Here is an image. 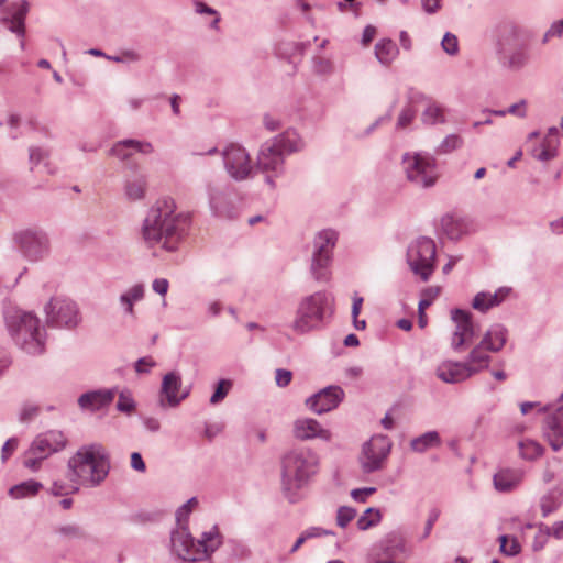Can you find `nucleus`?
<instances>
[{"mask_svg": "<svg viewBox=\"0 0 563 563\" xmlns=\"http://www.w3.org/2000/svg\"><path fill=\"white\" fill-rule=\"evenodd\" d=\"M487 352L489 351L486 350V344H483V341L481 340L479 343L473 346L464 363H466L470 367L476 369L477 374L481 371L486 369L488 367L490 356L488 355Z\"/></svg>", "mask_w": 563, "mask_h": 563, "instance_id": "32", "label": "nucleus"}, {"mask_svg": "<svg viewBox=\"0 0 563 563\" xmlns=\"http://www.w3.org/2000/svg\"><path fill=\"white\" fill-rule=\"evenodd\" d=\"M38 412H40L38 406H36L34 404L26 402L22 406V408L20 410L19 421L21 423H27L31 420H33L38 415Z\"/></svg>", "mask_w": 563, "mask_h": 563, "instance_id": "50", "label": "nucleus"}, {"mask_svg": "<svg viewBox=\"0 0 563 563\" xmlns=\"http://www.w3.org/2000/svg\"><path fill=\"white\" fill-rule=\"evenodd\" d=\"M168 287L169 283L165 278H156L152 284L153 290L161 296H165L167 294Z\"/></svg>", "mask_w": 563, "mask_h": 563, "instance_id": "63", "label": "nucleus"}, {"mask_svg": "<svg viewBox=\"0 0 563 563\" xmlns=\"http://www.w3.org/2000/svg\"><path fill=\"white\" fill-rule=\"evenodd\" d=\"M147 179L145 175H137L124 181V196L129 201H139L145 197Z\"/></svg>", "mask_w": 563, "mask_h": 563, "instance_id": "33", "label": "nucleus"}, {"mask_svg": "<svg viewBox=\"0 0 563 563\" xmlns=\"http://www.w3.org/2000/svg\"><path fill=\"white\" fill-rule=\"evenodd\" d=\"M133 152L151 154L153 152V146L150 142L126 139L117 142L110 148L109 155L115 156L121 161H128L132 156Z\"/></svg>", "mask_w": 563, "mask_h": 563, "instance_id": "24", "label": "nucleus"}, {"mask_svg": "<svg viewBox=\"0 0 563 563\" xmlns=\"http://www.w3.org/2000/svg\"><path fill=\"white\" fill-rule=\"evenodd\" d=\"M407 263L412 273L428 282L435 269L437 246L428 236H419L407 249Z\"/></svg>", "mask_w": 563, "mask_h": 563, "instance_id": "6", "label": "nucleus"}, {"mask_svg": "<svg viewBox=\"0 0 563 563\" xmlns=\"http://www.w3.org/2000/svg\"><path fill=\"white\" fill-rule=\"evenodd\" d=\"M344 398V390L336 385L328 386L306 400L307 407L317 415L335 409Z\"/></svg>", "mask_w": 563, "mask_h": 563, "instance_id": "14", "label": "nucleus"}, {"mask_svg": "<svg viewBox=\"0 0 563 563\" xmlns=\"http://www.w3.org/2000/svg\"><path fill=\"white\" fill-rule=\"evenodd\" d=\"M115 395L114 389H101V390H92L82 394L78 398V405L81 409H87L90 411H96L109 406Z\"/></svg>", "mask_w": 563, "mask_h": 563, "instance_id": "25", "label": "nucleus"}, {"mask_svg": "<svg viewBox=\"0 0 563 563\" xmlns=\"http://www.w3.org/2000/svg\"><path fill=\"white\" fill-rule=\"evenodd\" d=\"M56 533L67 541H81L88 539V532L78 523H67L58 527Z\"/></svg>", "mask_w": 563, "mask_h": 563, "instance_id": "40", "label": "nucleus"}, {"mask_svg": "<svg viewBox=\"0 0 563 563\" xmlns=\"http://www.w3.org/2000/svg\"><path fill=\"white\" fill-rule=\"evenodd\" d=\"M543 434L553 451H559L563 448V406L545 418Z\"/></svg>", "mask_w": 563, "mask_h": 563, "instance_id": "21", "label": "nucleus"}, {"mask_svg": "<svg viewBox=\"0 0 563 563\" xmlns=\"http://www.w3.org/2000/svg\"><path fill=\"white\" fill-rule=\"evenodd\" d=\"M421 121L427 125H434L438 123H445L444 109L434 100H428L426 109L421 113Z\"/></svg>", "mask_w": 563, "mask_h": 563, "instance_id": "36", "label": "nucleus"}, {"mask_svg": "<svg viewBox=\"0 0 563 563\" xmlns=\"http://www.w3.org/2000/svg\"><path fill=\"white\" fill-rule=\"evenodd\" d=\"M131 467L141 473H144L146 471V465L143 461L142 455L139 452H133L131 454Z\"/></svg>", "mask_w": 563, "mask_h": 563, "instance_id": "64", "label": "nucleus"}, {"mask_svg": "<svg viewBox=\"0 0 563 563\" xmlns=\"http://www.w3.org/2000/svg\"><path fill=\"white\" fill-rule=\"evenodd\" d=\"M507 329L499 323L493 324L483 335V344L489 352H499L507 341Z\"/></svg>", "mask_w": 563, "mask_h": 563, "instance_id": "27", "label": "nucleus"}, {"mask_svg": "<svg viewBox=\"0 0 563 563\" xmlns=\"http://www.w3.org/2000/svg\"><path fill=\"white\" fill-rule=\"evenodd\" d=\"M332 299L327 291H316L302 297L297 306L291 329L297 334L320 330L331 313Z\"/></svg>", "mask_w": 563, "mask_h": 563, "instance_id": "5", "label": "nucleus"}, {"mask_svg": "<svg viewBox=\"0 0 563 563\" xmlns=\"http://www.w3.org/2000/svg\"><path fill=\"white\" fill-rule=\"evenodd\" d=\"M398 47L390 38H383L375 45V55L379 63L389 65L398 55Z\"/></svg>", "mask_w": 563, "mask_h": 563, "instance_id": "35", "label": "nucleus"}, {"mask_svg": "<svg viewBox=\"0 0 563 563\" xmlns=\"http://www.w3.org/2000/svg\"><path fill=\"white\" fill-rule=\"evenodd\" d=\"M391 449L389 439L385 435L371 438L363 444L360 455L362 471L366 474L377 472L383 468Z\"/></svg>", "mask_w": 563, "mask_h": 563, "instance_id": "12", "label": "nucleus"}, {"mask_svg": "<svg viewBox=\"0 0 563 563\" xmlns=\"http://www.w3.org/2000/svg\"><path fill=\"white\" fill-rule=\"evenodd\" d=\"M437 376L446 384H459L476 375V369L464 362L444 361L437 367Z\"/></svg>", "mask_w": 563, "mask_h": 563, "instance_id": "19", "label": "nucleus"}, {"mask_svg": "<svg viewBox=\"0 0 563 563\" xmlns=\"http://www.w3.org/2000/svg\"><path fill=\"white\" fill-rule=\"evenodd\" d=\"M220 544L221 540L217 527H213L210 531L203 532L201 539L196 541V550L199 561L214 552Z\"/></svg>", "mask_w": 563, "mask_h": 563, "instance_id": "29", "label": "nucleus"}, {"mask_svg": "<svg viewBox=\"0 0 563 563\" xmlns=\"http://www.w3.org/2000/svg\"><path fill=\"white\" fill-rule=\"evenodd\" d=\"M19 444L18 438H10L5 441L1 449V460L4 463L16 450Z\"/></svg>", "mask_w": 563, "mask_h": 563, "instance_id": "59", "label": "nucleus"}, {"mask_svg": "<svg viewBox=\"0 0 563 563\" xmlns=\"http://www.w3.org/2000/svg\"><path fill=\"white\" fill-rule=\"evenodd\" d=\"M556 154H558V152H556L555 144H551L550 139L545 137L542 143L541 151L539 153H536L534 157L538 161L548 162V161L553 159L556 156Z\"/></svg>", "mask_w": 563, "mask_h": 563, "instance_id": "47", "label": "nucleus"}, {"mask_svg": "<svg viewBox=\"0 0 563 563\" xmlns=\"http://www.w3.org/2000/svg\"><path fill=\"white\" fill-rule=\"evenodd\" d=\"M294 434L297 439L306 441L319 438L324 441H330L331 432L323 429L321 424L312 418L297 419L294 423Z\"/></svg>", "mask_w": 563, "mask_h": 563, "instance_id": "22", "label": "nucleus"}, {"mask_svg": "<svg viewBox=\"0 0 563 563\" xmlns=\"http://www.w3.org/2000/svg\"><path fill=\"white\" fill-rule=\"evenodd\" d=\"M510 290L511 289L508 287H500L494 294L487 292V300H488L489 308L499 306L506 299V297L509 295Z\"/></svg>", "mask_w": 563, "mask_h": 563, "instance_id": "54", "label": "nucleus"}, {"mask_svg": "<svg viewBox=\"0 0 563 563\" xmlns=\"http://www.w3.org/2000/svg\"><path fill=\"white\" fill-rule=\"evenodd\" d=\"M231 386H232V383L230 380H227V379L219 380L212 396L210 397V404L217 405V404L221 402L228 395Z\"/></svg>", "mask_w": 563, "mask_h": 563, "instance_id": "49", "label": "nucleus"}, {"mask_svg": "<svg viewBox=\"0 0 563 563\" xmlns=\"http://www.w3.org/2000/svg\"><path fill=\"white\" fill-rule=\"evenodd\" d=\"M329 534H333V532L321 527H310L302 532V536L306 538V541L309 539L320 538Z\"/></svg>", "mask_w": 563, "mask_h": 563, "instance_id": "62", "label": "nucleus"}, {"mask_svg": "<svg viewBox=\"0 0 563 563\" xmlns=\"http://www.w3.org/2000/svg\"><path fill=\"white\" fill-rule=\"evenodd\" d=\"M156 365L155 361L150 356L139 358L134 364V369L137 374L150 373Z\"/></svg>", "mask_w": 563, "mask_h": 563, "instance_id": "55", "label": "nucleus"}, {"mask_svg": "<svg viewBox=\"0 0 563 563\" xmlns=\"http://www.w3.org/2000/svg\"><path fill=\"white\" fill-rule=\"evenodd\" d=\"M192 4H194L195 12L197 14L212 15L213 20L210 23V27L213 29V30H218V24H219V22L221 20L219 12L216 9L209 7L207 3H205V2H202L200 0H195L192 2Z\"/></svg>", "mask_w": 563, "mask_h": 563, "instance_id": "44", "label": "nucleus"}, {"mask_svg": "<svg viewBox=\"0 0 563 563\" xmlns=\"http://www.w3.org/2000/svg\"><path fill=\"white\" fill-rule=\"evenodd\" d=\"M402 166L407 179L416 186L428 188L437 181L435 159L432 156L406 153L402 156Z\"/></svg>", "mask_w": 563, "mask_h": 563, "instance_id": "7", "label": "nucleus"}, {"mask_svg": "<svg viewBox=\"0 0 563 563\" xmlns=\"http://www.w3.org/2000/svg\"><path fill=\"white\" fill-rule=\"evenodd\" d=\"M189 225V216L175 213L174 201L163 199L148 210L143 222L142 235L147 246L161 245L164 250L173 252L177 250Z\"/></svg>", "mask_w": 563, "mask_h": 563, "instance_id": "1", "label": "nucleus"}, {"mask_svg": "<svg viewBox=\"0 0 563 563\" xmlns=\"http://www.w3.org/2000/svg\"><path fill=\"white\" fill-rule=\"evenodd\" d=\"M522 477L520 470L501 468L493 477L494 487L499 493H509L518 487Z\"/></svg>", "mask_w": 563, "mask_h": 563, "instance_id": "26", "label": "nucleus"}, {"mask_svg": "<svg viewBox=\"0 0 563 563\" xmlns=\"http://www.w3.org/2000/svg\"><path fill=\"white\" fill-rule=\"evenodd\" d=\"M441 46L446 54L451 56L456 55L459 52L457 37L450 32L445 33Z\"/></svg>", "mask_w": 563, "mask_h": 563, "instance_id": "52", "label": "nucleus"}, {"mask_svg": "<svg viewBox=\"0 0 563 563\" xmlns=\"http://www.w3.org/2000/svg\"><path fill=\"white\" fill-rule=\"evenodd\" d=\"M278 150L285 153L299 152L305 147V143L295 130H287L272 140Z\"/></svg>", "mask_w": 563, "mask_h": 563, "instance_id": "28", "label": "nucleus"}, {"mask_svg": "<svg viewBox=\"0 0 563 563\" xmlns=\"http://www.w3.org/2000/svg\"><path fill=\"white\" fill-rule=\"evenodd\" d=\"M472 307L481 312L488 311L490 308L488 306L487 292L481 291L476 294L473 299Z\"/></svg>", "mask_w": 563, "mask_h": 563, "instance_id": "58", "label": "nucleus"}, {"mask_svg": "<svg viewBox=\"0 0 563 563\" xmlns=\"http://www.w3.org/2000/svg\"><path fill=\"white\" fill-rule=\"evenodd\" d=\"M520 456L528 461H533L542 455L543 448L533 440H522L518 443Z\"/></svg>", "mask_w": 563, "mask_h": 563, "instance_id": "41", "label": "nucleus"}, {"mask_svg": "<svg viewBox=\"0 0 563 563\" xmlns=\"http://www.w3.org/2000/svg\"><path fill=\"white\" fill-rule=\"evenodd\" d=\"M292 378V373L288 369L278 368L276 369L275 380L278 387H287Z\"/></svg>", "mask_w": 563, "mask_h": 563, "instance_id": "60", "label": "nucleus"}, {"mask_svg": "<svg viewBox=\"0 0 563 563\" xmlns=\"http://www.w3.org/2000/svg\"><path fill=\"white\" fill-rule=\"evenodd\" d=\"M338 235L333 230H322L316 234L312 242L311 273L316 280H325L327 269L332 261L333 249Z\"/></svg>", "mask_w": 563, "mask_h": 563, "instance_id": "8", "label": "nucleus"}, {"mask_svg": "<svg viewBox=\"0 0 563 563\" xmlns=\"http://www.w3.org/2000/svg\"><path fill=\"white\" fill-rule=\"evenodd\" d=\"M451 319L455 323V330L451 336V347L455 353H462L472 345L478 333V325L473 321L472 313L462 309H453Z\"/></svg>", "mask_w": 563, "mask_h": 563, "instance_id": "11", "label": "nucleus"}, {"mask_svg": "<svg viewBox=\"0 0 563 563\" xmlns=\"http://www.w3.org/2000/svg\"><path fill=\"white\" fill-rule=\"evenodd\" d=\"M47 155L48 154L44 148L37 147V146H31L29 150L30 164L33 167L34 165H37L42 161H44L47 157Z\"/></svg>", "mask_w": 563, "mask_h": 563, "instance_id": "57", "label": "nucleus"}, {"mask_svg": "<svg viewBox=\"0 0 563 563\" xmlns=\"http://www.w3.org/2000/svg\"><path fill=\"white\" fill-rule=\"evenodd\" d=\"M69 479L71 484L54 482L51 493L54 496H66L79 490L77 481L84 485L96 487L100 485L109 474L110 462L107 450L98 443L81 446L68 461Z\"/></svg>", "mask_w": 563, "mask_h": 563, "instance_id": "2", "label": "nucleus"}, {"mask_svg": "<svg viewBox=\"0 0 563 563\" xmlns=\"http://www.w3.org/2000/svg\"><path fill=\"white\" fill-rule=\"evenodd\" d=\"M4 320L14 343L30 355H40L45 351L46 331L41 327L40 319L16 308L4 312Z\"/></svg>", "mask_w": 563, "mask_h": 563, "instance_id": "4", "label": "nucleus"}, {"mask_svg": "<svg viewBox=\"0 0 563 563\" xmlns=\"http://www.w3.org/2000/svg\"><path fill=\"white\" fill-rule=\"evenodd\" d=\"M415 117H416V112L411 108L402 109V111L400 112V114L397 119V124H396L397 129H404V128L408 126L412 122Z\"/></svg>", "mask_w": 563, "mask_h": 563, "instance_id": "56", "label": "nucleus"}, {"mask_svg": "<svg viewBox=\"0 0 563 563\" xmlns=\"http://www.w3.org/2000/svg\"><path fill=\"white\" fill-rule=\"evenodd\" d=\"M224 167L235 180H244L252 172L250 155L242 146L229 144L222 151Z\"/></svg>", "mask_w": 563, "mask_h": 563, "instance_id": "13", "label": "nucleus"}, {"mask_svg": "<svg viewBox=\"0 0 563 563\" xmlns=\"http://www.w3.org/2000/svg\"><path fill=\"white\" fill-rule=\"evenodd\" d=\"M382 519V514L376 508H367L364 514L357 519L356 526L360 530L364 531L376 526Z\"/></svg>", "mask_w": 563, "mask_h": 563, "instance_id": "42", "label": "nucleus"}, {"mask_svg": "<svg viewBox=\"0 0 563 563\" xmlns=\"http://www.w3.org/2000/svg\"><path fill=\"white\" fill-rule=\"evenodd\" d=\"M144 297V286L136 284L120 296V303L123 306L125 313L134 314V302L142 300Z\"/></svg>", "mask_w": 563, "mask_h": 563, "instance_id": "37", "label": "nucleus"}, {"mask_svg": "<svg viewBox=\"0 0 563 563\" xmlns=\"http://www.w3.org/2000/svg\"><path fill=\"white\" fill-rule=\"evenodd\" d=\"M14 242L22 256L30 262H37L48 254V238L41 230L26 229L16 232Z\"/></svg>", "mask_w": 563, "mask_h": 563, "instance_id": "10", "label": "nucleus"}, {"mask_svg": "<svg viewBox=\"0 0 563 563\" xmlns=\"http://www.w3.org/2000/svg\"><path fill=\"white\" fill-rule=\"evenodd\" d=\"M27 12L29 2L26 0L14 2L3 11L0 18V24L18 36L23 37L25 34V18Z\"/></svg>", "mask_w": 563, "mask_h": 563, "instance_id": "18", "label": "nucleus"}, {"mask_svg": "<svg viewBox=\"0 0 563 563\" xmlns=\"http://www.w3.org/2000/svg\"><path fill=\"white\" fill-rule=\"evenodd\" d=\"M181 387V377L177 372H169L163 377L161 393L166 396L168 406L176 407L188 397L189 390L178 394Z\"/></svg>", "mask_w": 563, "mask_h": 563, "instance_id": "23", "label": "nucleus"}, {"mask_svg": "<svg viewBox=\"0 0 563 563\" xmlns=\"http://www.w3.org/2000/svg\"><path fill=\"white\" fill-rule=\"evenodd\" d=\"M114 63H136L141 60V54L133 49L123 51L120 55L107 56Z\"/></svg>", "mask_w": 563, "mask_h": 563, "instance_id": "53", "label": "nucleus"}, {"mask_svg": "<svg viewBox=\"0 0 563 563\" xmlns=\"http://www.w3.org/2000/svg\"><path fill=\"white\" fill-rule=\"evenodd\" d=\"M117 409L124 413H131L135 409V401L130 391L123 390L120 393Z\"/></svg>", "mask_w": 563, "mask_h": 563, "instance_id": "48", "label": "nucleus"}, {"mask_svg": "<svg viewBox=\"0 0 563 563\" xmlns=\"http://www.w3.org/2000/svg\"><path fill=\"white\" fill-rule=\"evenodd\" d=\"M563 504V489L559 486L550 488L540 497L539 506L542 517L547 518Z\"/></svg>", "mask_w": 563, "mask_h": 563, "instance_id": "30", "label": "nucleus"}, {"mask_svg": "<svg viewBox=\"0 0 563 563\" xmlns=\"http://www.w3.org/2000/svg\"><path fill=\"white\" fill-rule=\"evenodd\" d=\"M539 531L545 537L563 538V519L554 522L552 526L540 525Z\"/></svg>", "mask_w": 563, "mask_h": 563, "instance_id": "51", "label": "nucleus"}, {"mask_svg": "<svg viewBox=\"0 0 563 563\" xmlns=\"http://www.w3.org/2000/svg\"><path fill=\"white\" fill-rule=\"evenodd\" d=\"M282 464V489L290 503L298 500V492L317 474L319 456L308 448H296L285 453Z\"/></svg>", "mask_w": 563, "mask_h": 563, "instance_id": "3", "label": "nucleus"}, {"mask_svg": "<svg viewBox=\"0 0 563 563\" xmlns=\"http://www.w3.org/2000/svg\"><path fill=\"white\" fill-rule=\"evenodd\" d=\"M284 154L273 141L265 142L257 155L256 167L263 173H273L279 176L284 172Z\"/></svg>", "mask_w": 563, "mask_h": 563, "instance_id": "17", "label": "nucleus"}, {"mask_svg": "<svg viewBox=\"0 0 563 563\" xmlns=\"http://www.w3.org/2000/svg\"><path fill=\"white\" fill-rule=\"evenodd\" d=\"M442 443L438 431H428L410 441V449L417 453H423L429 449L438 448Z\"/></svg>", "mask_w": 563, "mask_h": 563, "instance_id": "34", "label": "nucleus"}, {"mask_svg": "<svg viewBox=\"0 0 563 563\" xmlns=\"http://www.w3.org/2000/svg\"><path fill=\"white\" fill-rule=\"evenodd\" d=\"M67 439L62 431L49 430L38 434L27 450L29 455H40V459H47L55 452L66 446Z\"/></svg>", "mask_w": 563, "mask_h": 563, "instance_id": "15", "label": "nucleus"}, {"mask_svg": "<svg viewBox=\"0 0 563 563\" xmlns=\"http://www.w3.org/2000/svg\"><path fill=\"white\" fill-rule=\"evenodd\" d=\"M209 206L212 213L217 217L232 219L236 211L230 200V192L227 187L217 183H209L207 186Z\"/></svg>", "mask_w": 563, "mask_h": 563, "instance_id": "16", "label": "nucleus"}, {"mask_svg": "<svg viewBox=\"0 0 563 563\" xmlns=\"http://www.w3.org/2000/svg\"><path fill=\"white\" fill-rule=\"evenodd\" d=\"M441 230L448 239L459 240L466 233L467 224L462 218L445 214L441 219Z\"/></svg>", "mask_w": 563, "mask_h": 563, "instance_id": "31", "label": "nucleus"}, {"mask_svg": "<svg viewBox=\"0 0 563 563\" xmlns=\"http://www.w3.org/2000/svg\"><path fill=\"white\" fill-rule=\"evenodd\" d=\"M46 323L54 328L75 329L81 322L77 303L65 297H53L44 308Z\"/></svg>", "mask_w": 563, "mask_h": 563, "instance_id": "9", "label": "nucleus"}, {"mask_svg": "<svg viewBox=\"0 0 563 563\" xmlns=\"http://www.w3.org/2000/svg\"><path fill=\"white\" fill-rule=\"evenodd\" d=\"M356 510L352 507L341 506L336 511V525L345 528L355 517Z\"/></svg>", "mask_w": 563, "mask_h": 563, "instance_id": "46", "label": "nucleus"}, {"mask_svg": "<svg viewBox=\"0 0 563 563\" xmlns=\"http://www.w3.org/2000/svg\"><path fill=\"white\" fill-rule=\"evenodd\" d=\"M499 54L501 55V58L504 60H507V62H505V64L510 69H514V70H519V69L523 68L528 64V60H529V54L523 47L515 49L510 54H507L504 48H500Z\"/></svg>", "mask_w": 563, "mask_h": 563, "instance_id": "38", "label": "nucleus"}, {"mask_svg": "<svg viewBox=\"0 0 563 563\" xmlns=\"http://www.w3.org/2000/svg\"><path fill=\"white\" fill-rule=\"evenodd\" d=\"M172 550L184 561H199L196 541L186 528L177 529L170 536Z\"/></svg>", "mask_w": 563, "mask_h": 563, "instance_id": "20", "label": "nucleus"}, {"mask_svg": "<svg viewBox=\"0 0 563 563\" xmlns=\"http://www.w3.org/2000/svg\"><path fill=\"white\" fill-rule=\"evenodd\" d=\"M463 145V139L457 134L448 135L439 145V153H450L456 148H460Z\"/></svg>", "mask_w": 563, "mask_h": 563, "instance_id": "45", "label": "nucleus"}, {"mask_svg": "<svg viewBox=\"0 0 563 563\" xmlns=\"http://www.w3.org/2000/svg\"><path fill=\"white\" fill-rule=\"evenodd\" d=\"M500 551L508 555H517L521 551V545L516 537L503 534L499 537Z\"/></svg>", "mask_w": 563, "mask_h": 563, "instance_id": "43", "label": "nucleus"}, {"mask_svg": "<svg viewBox=\"0 0 563 563\" xmlns=\"http://www.w3.org/2000/svg\"><path fill=\"white\" fill-rule=\"evenodd\" d=\"M42 487L43 485L40 482L30 479L12 486L9 489V495L15 499L32 497L35 496Z\"/></svg>", "mask_w": 563, "mask_h": 563, "instance_id": "39", "label": "nucleus"}, {"mask_svg": "<svg viewBox=\"0 0 563 563\" xmlns=\"http://www.w3.org/2000/svg\"><path fill=\"white\" fill-rule=\"evenodd\" d=\"M376 492L375 487H363L355 488L351 492V497L358 503H365L367 496L373 495Z\"/></svg>", "mask_w": 563, "mask_h": 563, "instance_id": "61", "label": "nucleus"}]
</instances>
